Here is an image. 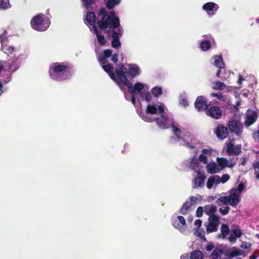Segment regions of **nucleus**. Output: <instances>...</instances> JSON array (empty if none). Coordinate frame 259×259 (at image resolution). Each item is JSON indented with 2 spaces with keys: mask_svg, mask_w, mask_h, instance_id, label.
Masks as SVG:
<instances>
[{
  "mask_svg": "<svg viewBox=\"0 0 259 259\" xmlns=\"http://www.w3.org/2000/svg\"><path fill=\"white\" fill-rule=\"evenodd\" d=\"M83 5L87 10H92L93 9L92 4L94 3L93 0H81Z\"/></svg>",
  "mask_w": 259,
  "mask_h": 259,
  "instance_id": "34",
  "label": "nucleus"
},
{
  "mask_svg": "<svg viewBox=\"0 0 259 259\" xmlns=\"http://www.w3.org/2000/svg\"><path fill=\"white\" fill-rule=\"evenodd\" d=\"M219 184L220 183V177L218 175L210 177L207 182L206 187L208 189H211L214 183Z\"/></svg>",
  "mask_w": 259,
  "mask_h": 259,
  "instance_id": "19",
  "label": "nucleus"
},
{
  "mask_svg": "<svg viewBox=\"0 0 259 259\" xmlns=\"http://www.w3.org/2000/svg\"><path fill=\"white\" fill-rule=\"evenodd\" d=\"M71 69L68 64L56 62L50 67L49 75L52 79L58 81L68 79L71 76Z\"/></svg>",
  "mask_w": 259,
  "mask_h": 259,
  "instance_id": "2",
  "label": "nucleus"
},
{
  "mask_svg": "<svg viewBox=\"0 0 259 259\" xmlns=\"http://www.w3.org/2000/svg\"><path fill=\"white\" fill-rule=\"evenodd\" d=\"M229 204L233 207H236L237 204L240 201V199L239 197H230V196H229Z\"/></svg>",
  "mask_w": 259,
  "mask_h": 259,
  "instance_id": "33",
  "label": "nucleus"
},
{
  "mask_svg": "<svg viewBox=\"0 0 259 259\" xmlns=\"http://www.w3.org/2000/svg\"><path fill=\"white\" fill-rule=\"evenodd\" d=\"M240 164L242 165H245L247 162V158L246 157H242L240 159Z\"/></svg>",
  "mask_w": 259,
  "mask_h": 259,
  "instance_id": "63",
  "label": "nucleus"
},
{
  "mask_svg": "<svg viewBox=\"0 0 259 259\" xmlns=\"http://www.w3.org/2000/svg\"><path fill=\"white\" fill-rule=\"evenodd\" d=\"M219 8V5L213 2L206 3L202 6V9L209 15H213Z\"/></svg>",
  "mask_w": 259,
  "mask_h": 259,
  "instance_id": "10",
  "label": "nucleus"
},
{
  "mask_svg": "<svg viewBox=\"0 0 259 259\" xmlns=\"http://www.w3.org/2000/svg\"><path fill=\"white\" fill-rule=\"evenodd\" d=\"M121 46L119 38H112L111 46L114 48H117Z\"/></svg>",
  "mask_w": 259,
  "mask_h": 259,
  "instance_id": "43",
  "label": "nucleus"
},
{
  "mask_svg": "<svg viewBox=\"0 0 259 259\" xmlns=\"http://www.w3.org/2000/svg\"><path fill=\"white\" fill-rule=\"evenodd\" d=\"M157 108L154 105H148L146 107V113L147 114H154L157 113Z\"/></svg>",
  "mask_w": 259,
  "mask_h": 259,
  "instance_id": "35",
  "label": "nucleus"
},
{
  "mask_svg": "<svg viewBox=\"0 0 259 259\" xmlns=\"http://www.w3.org/2000/svg\"><path fill=\"white\" fill-rule=\"evenodd\" d=\"M121 0H108L106 4V7L108 9L111 10L116 6L120 4Z\"/></svg>",
  "mask_w": 259,
  "mask_h": 259,
  "instance_id": "30",
  "label": "nucleus"
},
{
  "mask_svg": "<svg viewBox=\"0 0 259 259\" xmlns=\"http://www.w3.org/2000/svg\"><path fill=\"white\" fill-rule=\"evenodd\" d=\"M217 209V206L213 204H208L204 206V213L208 217L215 215Z\"/></svg>",
  "mask_w": 259,
  "mask_h": 259,
  "instance_id": "17",
  "label": "nucleus"
},
{
  "mask_svg": "<svg viewBox=\"0 0 259 259\" xmlns=\"http://www.w3.org/2000/svg\"><path fill=\"white\" fill-rule=\"evenodd\" d=\"M251 245L250 243L247 242H243L241 245V247L243 249H248L251 247Z\"/></svg>",
  "mask_w": 259,
  "mask_h": 259,
  "instance_id": "55",
  "label": "nucleus"
},
{
  "mask_svg": "<svg viewBox=\"0 0 259 259\" xmlns=\"http://www.w3.org/2000/svg\"><path fill=\"white\" fill-rule=\"evenodd\" d=\"M211 47V44L208 40H203L200 44V48L203 51H207Z\"/></svg>",
  "mask_w": 259,
  "mask_h": 259,
  "instance_id": "32",
  "label": "nucleus"
},
{
  "mask_svg": "<svg viewBox=\"0 0 259 259\" xmlns=\"http://www.w3.org/2000/svg\"><path fill=\"white\" fill-rule=\"evenodd\" d=\"M145 100L147 102H150L151 100V95L149 92H147L145 94Z\"/></svg>",
  "mask_w": 259,
  "mask_h": 259,
  "instance_id": "58",
  "label": "nucleus"
},
{
  "mask_svg": "<svg viewBox=\"0 0 259 259\" xmlns=\"http://www.w3.org/2000/svg\"><path fill=\"white\" fill-rule=\"evenodd\" d=\"M94 30L96 34L97 39L99 45L101 46L105 45L107 41L105 36L103 34H101L100 32L98 30L96 26H94Z\"/></svg>",
  "mask_w": 259,
  "mask_h": 259,
  "instance_id": "18",
  "label": "nucleus"
},
{
  "mask_svg": "<svg viewBox=\"0 0 259 259\" xmlns=\"http://www.w3.org/2000/svg\"><path fill=\"white\" fill-rule=\"evenodd\" d=\"M217 162L219 165L222 167H226L227 165V163H228V160L227 158L224 157L218 158Z\"/></svg>",
  "mask_w": 259,
  "mask_h": 259,
  "instance_id": "37",
  "label": "nucleus"
},
{
  "mask_svg": "<svg viewBox=\"0 0 259 259\" xmlns=\"http://www.w3.org/2000/svg\"><path fill=\"white\" fill-rule=\"evenodd\" d=\"M85 19L90 25H94L96 23V15L95 13L91 11L88 12Z\"/></svg>",
  "mask_w": 259,
  "mask_h": 259,
  "instance_id": "22",
  "label": "nucleus"
},
{
  "mask_svg": "<svg viewBox=\"0 0 259 259\" xmlns=\"http://www.w3.org/2000/svg\"><path fill=\"white\" fill-rule=\"evenodd\" d=\"M242 251L240 249L234 248L231 252L230 256L234 257L242 254Z\"/></svg>",
  "mask_w": 259,
  "mask_h": 259,
  "instance_id": "42",
  "label": "nucleus"
},
{
  "mask_svg": "<svg viewBox=\"0 0 259 259\" xmlns=\"http://www.w3.org/2000/svg\"><path fill=\"white\" fill-rule=\"evenodd\" d=\"M205 178L206 177L203 174H201L200 172H199L198 175L193 181V189H197L199 187H203L204 186Z\"/></svg>",
  "mask_w": 259,
  "mask_h": 259,
  "instance_id": "12",
  "label": "nucleus"
},
{
  "mask_svg": "<svg viewBox=\"0 0 259 259\" xmlns=\"http://www.w3.org/2000/svg\"><path fill=\"white\" fill-rule=\"evenodd\" d=\"M206 114L215 119H219L222 116V112L221 108L217 106H211L208 108V110H206Z\"/></svg>",
  "mask_w": 259,
  "mask_h": 259,
  "instance_id": "9",
  "label": "nucleus"
},
{
  "mask_svg": "<svg viewBox=\"0 0 259 259\" xmlns=\"http://www.w3.org/2000/svg\"><path fill=\"white\" fill-rule=\"evenodd\" d=\"M194 225L197 227L199 228L202 225V221L198 219L195 221Z\"/></svg>",
  "mask_w": 259,
  "mask_h": 259,
  "instance_id": "62",
  "label": "nucleus"
},
{
  "mask_svg": "<svg viewBox=\"0 0 259 259\" xmlns=\"http://www.w3.org/2000/svg\"><path fill=\"white\" fill-rule=\"evenodd\" d=\"M239 192L238 190H237V188H234L231 190V194L229 196H230V197H239Z\"/></svg>",
  "mask_w": 259,
  "mask_h": 259,
  "instance_id": "48",
  "label": "nucleus"
},
{
  "mask_svg": "<svg viewBox=\"0 0 259 259\" xmlns=\"http://www.w3.org/2000/svg\"><path fill=\"white\" fill-rule=\"evenodd\" d=\"M245 188V185L243 183H240L237 188V190H238L239 193H241Z\"/></svg>",
  "mask_w": 259,
  "mask_h": 259,
  "instance_id": "60",
  "label": "nucleus"
},
{
  "mask_svg": "<svg viewBox=\"0 0 259 259\" xmlns=\"http://www.w3.org/2000/svg\"><path fill=\"white\" fill-rule=\"evenodd\" d=\"M116 72L117 73V79H118V84H122L128 87V90L131 94H135L136 91L140 92L144 89V85L141 82H137L132 87V84L128 81L125 76L123 71V65H120L117 69Z\"/></svg>",
  "mask_w": 259,
  "mask_h": 259,
  "instance_id": "3",
  "label": "nucleus"
},
{
  "mask_svg": "<svg viewBox=\"0 0 259 259\" xmlns=\"http://www.w3.org/2000/svg\"><path fill=\"white\" fill-rule=\"evenodd\" d=\"M112 51L110 49H106L104 50L103 53L100 55L105 57V58H109L112 56Z\"/></svg>",
  "mask_w": 259,
  "mask_h": 259,
  "instance_id": "44",
  "label": "nucleus"
},
{
  "mask_svg": "<svg viewBox=\"0 0 259 259\" xmlns=\"http://www.w3.org/2000/svg\"><path fill=\"white\" fill-rule=\"evenodd\" d=\"M215 134L220 139H224L228 136L229 133L227 127L223 124H219Z\"/></svg>",
  "mask_w": 259,
  "mask_h": 259,
  "instance_id": "11",
  "label": "nucleus"
},
{
  "mask_svg": "<svg viewBox=\"0 0 259 259\" xmlns=\"http://www.w3.org/2000/svg\"><path fill=\"white\" fill-rule=\"evenodd\" d=\"M213 65L218 68H224L225 63L221 56L215 55L213 57Z\"/></svg>",
  "mask_w": 259,
  "mask_h": 259,
  "instance_id": "21",
  "label": "nucleus"
},
{
  "mask_svg": "<svg viewBox=\"0 0 259 259\" xmlns=\"http://www.w3.org/2000/svg\"><path fill=\"white\" fill-rule=\"evenodd\" d=\"M98 15L101 19L97 21V24L101 30H106L107 28L113 29L119 26L120 20L116 16L114 11H111L108 14L105 8L100 9Z\"/></svg>",
  "mask_w": 259,
  "mask_h": 259,
  "instance_id": "1",
  "label": "nucleus"
},
{
  "mask_svg": "<svg viewBox=\"0 0 259 259\" xmlns=\"http://www.w3.org/2000/svg\"><path fill=\"white\" fill-rule=\"evenodd\" d=\"M207 171L208 173L214 174L219 171V168L214 162H210L206 165Z\"/></svg>",
  "mask_w": 259,
  "mask_h": 259,
  "instance_id": "24",
  "label": "nucleus"
},
{
  "mask_svg": "<svg viewBox=\"0 0 259 259\" xmlns=\"http://www.w3.org/2000/svg\"><path fill=\"white\" fill-rule=\"evenodd\" d=\"M211 96L217 98L220 101H223L224 100V97L221 93H212Z\"/></svg>",
  "mask_w": 259,
  "mask_h": 259,
  "instance_id": "54",
  "label": "nucleus"
},
{
  "mask_svg": "<svg viewBox=\"0 0 259 259\" xmlns=\"http://www.w3.org/2000/svg\"><path fill=\"white\" fill-rule=\"evenodd\" d=\"M31 27L38 31H46L50 25V21L44 14H37L30 21Z\"/></svg>",
  "mask_w": 259,
  "mask_h": 259,
  "instance_id": "4",
  "label": "nucleus"
},
{
  "mask_svg": "<svg viewBox=\"0 0 259 259\" xmlns=\"http://www.w3.org/2000/svg\"><path fill=\"white\" fill-rule=\"evenodd\" d=\"M180 104L183 105L184 107H186L188 105L187 100L185 98H183L180 101Z\"/></svg>",
  "mask_w": 259,
  "mask_h": 259,
  "instance_id": "61",
  "label": "nucleus"
},
{
  "mask_svg": "<svg viewBox=\"0 0 259 259\" xmlns=\"http://www.w3.org/2000/svg\"><path fill=\"white\" fill-rule=\"evenodd\" d=\"M195 235L202 239L204 242L207 241L205 236L204 232L202 230L198 229L195 232Z\"/></svg>",
  "mask_w": 259,
  "mask_h": 259,
  "instance_id": "38",
  "label": "nucleus"
},
{
  "mask_svg": "<svg viewBox=\"0 0 259 259\" xmlns=\"http://www.w3.org/2000/svg\"><path fill=\"white\" fill-rule=\"evenodd\" d=\"M171 127L172 128V132L175 133L177 138H178V139H180V135L181 134V130L179 127L176 126L174 124H171Z\"/></svg>",
  "mask_w": 259,
  "mask_h": 259,
  "instance_id": "39",
  "label": "nucleus"
},
{
  "mask_svg": "<svg viewBox=\"0 0 259 259\" xmlns=\"http://www.w3.org/2000/svg\"><path fill=\"white\" fill-rule=\"evenodd\" d=\"M102 68L103 70L107 72L110 77L114 80L118 84V79H117V73L115 72L116 75H115L113 72V67L111 64H107L106 65H102Z\"/></svg>",
  "mask_w": 259,
  "mask_h": 259,
  "instance_id": "13",
  "label": "nucleus"
},
{
  "mask_svg": "<svg viewBox=\"0 0 259 259\" xmlns=\"http://www.w3.org/2000/svg\"><path fill=\"white\" fill-rule=\"evenodd\" d=\"M111 60L114 63H117L118 62V55L117 53H115L111 56Z\"/></svg>",
  "mask_w": 259,
  "mask_h": 259,
  "instance_id": "59",
  "label": "nucleus"
},
{
  "mask_svg": "<svg viewBox=\"0 0 259 259\" xmlns=\"http://www.w3.org/2000/svg\"><path fill=\"white\" fill-rule=\"evenodd\" d=\"M236 238L235 235L231 234L229 237V239L231 242H235L236 240Z\"/></svg>",
  "mask_w": 259,
  "mask_h": 259,
  "instance_id": "64",
  "label": "nucleus"
},
{
  "mask_svg": "<svg viewBox=\"0 0 259 259\" xmlns=\"http://www.w3.org/2000/svg\"><path fill=\"white\" fill-rule=\"evenodd\" d=\"M128 71L126 72L123 71L125 73V75L126 77V75H129L132 77L136 76L139 74L140 70L139 67L136 65H129Z\"/></svg>",
  "mask_w": 259,
  "mask_h": 259,
  "instance_id": "16",
  "label": "nucleus"
},
{
  "mask_svg": "<svg viewBox=\"0 0 259 259\" xmlns=\"http://www.w3.org/2000/svg\"><path fill=\"white\" fill-rule=\"evenodd\" d=\"M192 205V203H191V202L188 201L185 202L180 210L181 213H182L183 215H186V214H187L189 208L191 207Z\"/></svg>",
  "mask_w": 259,
  "mask_h": 259,
  "instance_id": "27",
  "label": "nucleus"
},
{
  "mask_svg": "<svg viewBox=\"0 0 259 259\" xmlns=\"http://www.w3.org/2000/svg\"><path fill=\"white\" fill-rule=\"evenodd\" d=\"M10 7L9 0H0V9L6 10Z\"/></svg>",
  "mask_w": 259,
  "mask_h": 259,
  "instance_id": "41",
  "label": "nucleus"
},
{
  "mask_svg": "<svg viewBox=\"0 0 259 259\" xmlns=\"http://www.w3.org/2000/svg\"><path fill=\"white\" fill-rule=\"evenodd\" d=\"M253 137L255 142H259V130L253 134Z\"/></svg>",
  "mask_w": 259,
  "mask_h": 259,
  "instance_id": "57",
  "label": "nucleus"
},
{
  "mask_svg": "<svg viewBox=\"0 0 259 259\" xmlns=\"http://www.w3.org/2000/svg\"><path fill=\"white\" fill-rule=\"evenodd\" d=\"M230 178V176L228 174H224L222 176L221 178H220V182L225 183L229 180Z\"/></svg>",
  "mask_w": 259,
  "mask_h": 259,
  "instance_id": "49",
  "label": "nucleus"
},
{
  "mask_svg": "<svg viewBox=\"0 0 259 259\" xmlns=\"http://www.w3.org/2000/svg\"><path fill=\"white\" fill-rule=\"evenodd\" d=\"M230 229L228 225L223 224L221 227V233L217 235L218 238H225L230 233Z\"/></svg>",
  "mask_w": 259,
  "mask_h": 259,
  "instance_id": "20",
  "label": "nucleus"
},
{
  "mask_svg": "<svg viewBox=\"0 0 259 259\" xmlns=\"http://www.w3.org/2000/svg\"><path fill=\"white\" fill-rule=\"evenodd\" d=\"M0 42L2 51H4V53L7 54L8 56L17 51V49L15 48L8 46L9 40L7 30H5L4 32L0 35Z\"/></svg>",
  "mask_w": 259,
  "mask_h": 259,
  "instance_id": "6",
  "label": "nucleus"
},
{
  "mask_svg": "<svg viewBox=\"0 0 259 259\" xmlns=\"http://www.w3.org/2000/svg\"><path fill=\"white\" fill-rule=\"evenodd\" d=\"M98 60L100 62V64L102 65H106L107 63V58L105 57L100 55L98 58Z\"/></svg>",
  "mask_w": 259,
  "mask_h": 259,
  "instance_id": "50",
  "label": "nucleus"
},
{
  "mask_svg": "<svg viewBox=\"0 0 259 259\" xmlns=\"http://www.w3.org/2000/svg\"><path fill=\"white\" fill-rule=\"evenodd\" d=\"M112 30L111 37L112 38H119L122 35V27L119 24V26L115 28L111 29Z\"/></svg>",
  "mask_w": 259,
  "mask_h": 259,
  "instance_id": "25",
  "label": "nucleus"
},
{
  "mask_svg": "<svg viewBox=\"0 0 259 259\" xmlns=\"http://www.w3.org/2000/svg\"><path fill=\"white\" fill-rule=\"evenodd\" d=\"M218 225L214 223H209L206 227V232L207 234L210 233L214 232L218 230Z\"/></svg>",
  "mask_w": 259,
  "mask_h": 259,
  "instance_id": "28",
  "label": "nucleus"
},
{
  "mask_svg": "<svg viewBox=\"0 0 259 259\" xmlns=\"http://www.w3.org/2000/svg\"><path fill=\"white\" fill-rule=\"evenodd\" d=\"M227 126L231 133L241 137L243 132V124L239 119H231L228 121Z\"/></svg>",
  "mask_w": 259,
  "mask_h": 259,
  "instance_id": "5",
  "label": "nucleus"
},
{
  "mask_svg": "<svg viewBox=\"0 0 259 259\" xmlns=\"http://www.w3.org/2000/svg\"><path fill=\"white\" fill-rule=\"evenodd\" d=\"M215 247H214V244L213 242H208L206 246L205 249H206V251H210L213 249H214Z\"/></svg>",
  "mask_w": 259,
  "mask_h": 259,
  "instance_id": "51",
  "label": "nucleus"
},
{
  "mask_svg": "<svg viewBox=\"0 0 259 259\" xmlns=\"http://www.w3.org/2000/svg\"><path fill=\"white\" fill-rule=\"evenodd\" d=\"M151 92L155 97H157L162 94V89L161 87H155L152 89Z\"/></svg>",
  "mask_w": 259,
  "mask_h": 259,
  "instance_id": "36",
  "label": "nucleus"
},
{
  "mask_svg": "<svg viewBox=\"0 0 259 259\" xmlns=\"http://www.w3.org/2000/svg\"><path fill=\"white\" fill-rule=\"evenodd\" d=\"M226 152L229 156H237L241 153V146L240 145L235 146L231 142H229L226 144Z\"/></svg>",
  "mask_w": 259,
  "mask_h": 259,
  "instance_id": "8",
  "label": "nucleus"
},
{
  "mask_svg": "<svg viewBox=\"0 0 259 259\" xmlns=\"http://www.w3.org/2000/svg\"><path fill=\"white\" fill-rule=\"evenodd\" d=\"M230 210V208L229 206H226L224 209L222 208H220V212L223 215L228 214Z\"/></svg>",
  "mask_w": 259,
  "mask_h": 259,
  "instance_id": "52",
  "label": "nucleus"
},
{
  "mask_svg": "<svg viewBox=\"0 0 259 259\" xmlns=\"http://www.w3.org/2000/svg\"><path fill=\"white\" fill-rule=\"evenodd\" d=\"M218 201H220L225 204H229V196H221L218 199Z\"/></svg>",
  "mask_w": 259,
  "mask_h": 259,
  "instance_id": "47",
  "label": "nucleus"
},
{
  "mask_svg": "<svg viewBox=\"0 0 259 259\" xmlns=\"http://www.w3.org/2000/svg\"><path fill=\"white\" fill-rule=\"evenodd\" d=\"M203 212V208L202 206H198L196 210V215L198 218H200L202 216Z\"/></svg>",
  "mask_w": 259,
  "mask_h": 259,
  "instance_id": "46",
  "label": "nucleus"
},
{
  "mask_svg": "<svg viewBox=\"0 0 259 259\" xmlns=\"http://www.w3.org/2000/svg\"><path fill=\"white\" fill-rule=\"evenodd\" d=\"M257 116V113L255 111H253L251 113L247 114L244 121V124L247 127L250 126L256 121Z\"/></svg>",
  "mask_w": 259,
  "mask_h": 259,
  "instance_id": "14",
  "label": "nucleus"
},
{
  "mask_svg": "<svg viewBox=\"0 0 259 259\" xmlns=\"http://www.w3.org/2000/svg\"><path fill=\"white\" fill-rule=\"evenodd\" d=\"M208 221L209 223L216 224L218 225V226L220 224L219 217H218V215H217L209 217L208 219Z\"/></svg>",
  "mask_w": 259,
  "mask_h": 259,
  "instance_id": "40",
  "label": "nucleus"
},
{
  "mask_svg": "<svg viewBox=\"0 0 259 259\" xmlns=\"http://www.w3.org/2000/svg\"><path fill=\"white\" fill-rule=\"evenodd\" d=\"M232 233H233V235H235L237 238L240 237L242 235V231L239 228H236L233 230Z\"/></svg>",
  "mask_w": 259,
  "mask_h": 259,
  "instance_id": "45",
  "label": "nucleus"
},
{
  "mask_svg": "<svg viewBox=\"0 0 259 259\" xmlns=\"http://www.w3.org/2000/svg\"><path fill=\"white\" fill-rule=\"evenodd\" d=\"M167 118L164 114L161 115L160 118L156 119L157 124L161 128L165 129L166 128V122Z\"/></svg>",
  "mask_w": 259,
  "mask_h": 259,
  "instance_id": "23",
  "label": "nucleus"
},
{
  "mask_svg": "<svg viewBox=\"0 0 259 259\" xmlns=\"http://www.w3.org/2000/svg\"><path fill=\"white\" fill-rule=\"evenodd\" d=\"M223 253V250L215 247L210 255V259H218Z\"/></svg>",
  "mask_w": 259,
  "mask_h": 259,
  "instance_id": "26",
  "label": "nucleus"
},
{
  "mask_svg": "<svg viewBox=\"0 0 259 259\" xmlns=\"http://www.w3.org/2000/svg\"><path fill=\"white\" fill-rule=\"evenodd\" d=\"M226 85L221 81H215L213 83L212 89L215 90L222 91L226 88Z\"/></svg>",
  "mask_w": 259,
  "mask_h": 259,
  "instance_id": "31",
  "label": "nucleus"
},
{
  "mask_svg": "<svg viewBox=\"0 0 259 259\" xmlns=\"http://www.w3.org/2000/svg\"><path fill=\"white\" fill-rule=\"evenodd\" d=\"M178 220H175L172 221L174 227L179 230L183 229L186 226V223L185 218L183 216H178Z\"/></svg>",
  "mask_w": 259,
  "mask_h": 259,
  "instance_id": "15",
  "label": "nucleus"
},
{
  "mask_svg": "<svg viewBox=\"0 0 259 259\" xmlns=\"http://www.w3.org/2000/svg\"><path fill=\"white\" fill-rule=\"evenodd\" d=\"M199 159L201 162L204 163H207V157L203 154H201L199 155Z\"/></svg>",
  "mask_w": 259,
  "mask_h": 259,
  "instance_id": "56",
  "label": "nucleus"
},
{
  "mask_svg": "<svg viewBox=\"0 0 259 259\" xmlns=\"http://www.w3.org/2000/svg\"><path fill=\"white\" fill-rule=\"evenodd\" d=\"M203 254L199 250H195L191 253V259H203Z\"/></svg>",
  "mask_w": 259,
  "mask_h": 259,
  "instance_id": "29",
  "label": "nucleus"
},
{
  "mask_svg": "<svg viewBox=\"0 0 259 259\" xmlns=\"http://www.w3.org/2000/svg\"><path fill=\"white\" fill-rule=\"evenodd\" d=\"M194 106L198 111L206 110L208 108L207 100L203 96H199L197 97L195 101Z\"/></svg>",
  "mask_w": 259,
  "mask_h": 259,
  "instance_id": "7",
  "label": "nucleus"
},
{
  "mask_svg": "<svg viewBox=\"0 0 259 259\" xmlns=\"http://www.w3.org/2000/svg\"><path fill=\"white\" fill-rule=\"evenodd\" d=\"M252 166H253V168L254 169L255 174H257V173H259L258 172V171H259V160L258 161H254L253 163Z\"/></svg>",
  "mask_w": 259,
  "mask_h": 259,
  "instance_id": "53",
  "label": "nucleus"
}]
</instances>
